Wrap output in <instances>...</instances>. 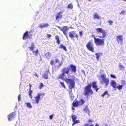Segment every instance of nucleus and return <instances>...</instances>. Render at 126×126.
Instances as JSON below:
<instances>
[{"label":"nucleus","mask_w":126,"mask_h":126,"mask_svg":"<svg viewBox=\"0 0 126 126\" xmlns=\"http://www.w3.org/2000/svg\"><path fill=\"white\" fill-rule=\"evenodd\" d=\"M47 36L48 38H49L51 36V35L50 34H47Z\"/></svg>","instance_id":"nucleus-45"},{"label":"nucleus","mask_w":126,"mask_h":126,"mask_svg":"<svg viewBox=\"0 0 126 126\" xmlns=\"http://www.w3.org/2000/svg\"><path fill=\"white\" fill-rule=\"evenodd\" d=\"M69 67H64L61 70V71L62 72V70L64 68H68L70 70L69 71V73L68 74V77H69L70 76V75H69V71H70L71 72V73L72 74V73H75L76 72V67L75 65H74L73 64H70L69 65Z\"/></svg>","instance_id":"nucleus-9"},{"label":"nucleus","mask_w":126,"mask_h":126,"mask_svg":"<svg viewBox=\"0 0 126 126\" xmlns=\"http://www.w3.org/2000/svg\"><path fill=\"white\" fill-rule=\"evenodd\" d=\"M96 31L97 33H100L98 37L102 39L96 38L94 35H93L94 36V42L97 46H104L105 44V39L103 38L106 37V34L105 30L101 28H98L96 29Z\"/></svg>","instance_id":"nucleus-2"},{"label":"nucleus","mask_w":126,"mask_h":126,"mask_svg":"<svg viewBox=\"0 0 126 126\" xmlns=\"http://www.w3.org/2000/svg\"><path fill=\"white\" fill-rule=\"evenodd\" d=\"M53 115H50L49 117V118L50 119H51L53 118Z\"/></svg>","instance_id":"nucleus-47"},{"label":"nucleus","mask_w":126,"mask_h":126,"mask_svg":"<svg viewBox=\"0 0 126 126\" xmlns=\"http://www.w3.org/2000/svg\"><path fill=\"white\" fill-rule=\"evenodd\" d=\"M18 100L19 101H20L21 100V95L19 94L18 95Z\"/></svg>","instance_id":"nucleus-38"},{"label":"nucleus","mask_w":126,"mask_h":126,"mask_svg":"<svg viewBox=\"0 0 126 126\" xmlns=\"http://www.w3.org/2000/svg\"><path fill=\"white\" fill-rule=\"evenodd\" d=\"M59 48H60L63 49L66 51L67 50L66 47L65 46H63V44H61L60 45Z\"/></svg>","instance_id":"nucleus-25"},{"label":"nucleus","mask_w":126,"mask_h":126,"mask_svg":"<svg viewBox=\"0 0 126 126\" xmlns=\"http://www.w3.org/2000/svg\"><path fill=\"white\" fill-rule=\"evenodd\" d=\"M69 36L72 39H73L75 37L77 39H78L79 35L76 33V32L75 31H73L69 33Z\"/></svg>","instance_id":"nucleus-10"},{"label":"nucleus","mask_w":126,"mask_h":126,"mask_svg":"<svg viewBox=\"0 0 126 126\" xmlns=\"http://www.w3.org/2000/svg\"><path fill=\"white\" fill-rule=\"evenodd\" d=\"M55 38L56 40V43L58 44H59L60 42V41L59 40V38L58 36L57 35L55 36Z\"/></svg>","instance_id":"nucleus-24"},{"label":"nucleus","mask_w":126,"mask_h":126,"mask_svg":"<svg viewBox=\"0 0 126 126\" xmlns=\"http://www.w3.org/2000/svg\"><path fill=\"white\" fill-rule=\"evenodd\" d=\"M85 103V101L84 100L81 99L79 101H76L75 102H73L72 105L74 107H75L82 105Z\"/></svg>","instance_id":"nucleus-6"},{"label":"nucleus","mask_w":126,"mask_h":126,"mask_svg":"<svg viewBox=\"0 0 126 126\" xmlns=\"http://www.w3.org/2000/svg\"><path fill=\"white\" fill-rule=\"evenodd\" d=\"M34 47V44L33 43H32L31 46V47H29L28 48L30 50H33Z\"/></svg>","instance_id":"nucleus-28"},{"label":"nucleus","mask_w":126,"mask_h":126,"mask_svg":"<svg viewBox=\"0 0 126 126\" xmlns=\"http://www.w3.org/2000/svg\"><path fill=\"white\" fill-rule=\"evenodd\" d=\"M105 126H109L107 124H106L105 125Z\"/></svg>","instance_id":"nucleus-53"},{"label":"nucleus","mask_w":126,"mask_h":126,"mask_svg":"<svg viewBox=\"0 0 126 126\" xmlns=\"http://www.w3.org/2000/svg\"><path fill=\"white\" fill-rule=\"evenodd\" d=\"M107 95V97L108 98L110 96V94L108 93V92L107 91H105L103 94H101V96L103 97H104L105 95Z\"/></svg>","instance_id":"nucleus-19"},{"label":"nucleus","mask_w":126,"mask_h":126,"mask_svg":"<svg viewBox=\"0 0 126 126\" xmlns=\"http://www.w3.org/2000/svg\"><path fill=\"white\" fill-rule=\"evenodd\" d=\"M116 40L118 43L122 44L123 40L122 36L121 35L117 36L116 37Z\"/></svg>","instance_id":"nucleus-15"},{"label":"nucleus","mask_w":126,"mask_h":126,"mask_svg":"<svg viewBox=\"0 0 126 126\" xmlns=\"http://www.w3.org/2000/svg\"><path fill=\"white\" fill-rule=\"evenodd\" d=\"M43 86V84L42 83H41L39 86V88L41 89Z\"/></svg>","instance_id":"nucleus-39"},{"label":"nucleus","mask_w":126,"mask_h":126,"mask_svg":"<svg viewBox=\"0 0 126 126\" xmlns=\"http://www.w3.org/2000/svg\"><path fill=\"white\" fill-rule=\"evenodd\" d=\"M32 93L33 91L32 90H29L28 93L29 95V97L31 99L32 98Z\"/></svg>","instance_id":"nucleus-27"},{"label":"nucleus","mask_w":126,"mask_h":126,"mask_svg":"<svg viewBox=\"0 0 126 126\" xmlns=\"http://www.w3.org/2000/svg\"><path fill=\"white\" fill-rule=\"evenodd\" d=\"M123 0V1H126V0Z\"/></svg>","instance_id":"nucleus-54"},{"label":"nucleus","mask_w":126,"mask_h":126,"mask_svg":"<svg viewBox=\"0 0 126 126\" xmlns=\"http://www.w3.org/2000/svg\"><path fill=\"white\" fill-rule=\"evenodd\" d=\"M57 27L63 32V33L65 35L66 37L67 38V32L69 30V28L66 26L62 27H61L58 26H57Z\"/></svg>","instance_id":"nucleus-8"},{"label":"nucleus","mask_w":126,"mask_h":126,"mask_svg":"<svg viewBox=\"0 0 126 126\" xmlns=\"http://www.w3.org/2000/svg\"><path fill=\"white\" fill-rule=\"evenodd\" d=\"M79 34L80 36L81 37H82V34H83L82 31H81L79 32Z\"/></svg>","instance_id":"nucleus-43"},{"label":"nucleus","mask_w":126,"mask_h":126,"mask_svg":"<svg viewBox=\"0 0 126 126\" xmlns=\"http://www.w3.org/2000/svg\"><path fill=\"white\" fill-rule=\"evenodd\" d=\"M33 53H35L36 55H37L38 54V49H37L36 51H33Z\"/></svg>","instance_id":"nucleus-36"},{"label":"nucleus","mask_w":126,"mask_h":126,"mask_svg":"<svg viewBox=\"0 0 126 126\" xmlns=\"http://www.w3.org/2000/svg\"><path fill=\"white\" fill-rule=\"evenodd\" d=\"M16 116L15 112L11 113L8 116V120L9 121H11Z\"/></svg>","instance_id":"nucleus-14"},{"label":"nucleus","mask_w":126,"mask_h":126,"mask_svg":"<svg viewBox=\"0 0 126 126\" xmlns=\"http://www.w3.org/2000/svg\"><path fill=\"white\" fill-rule=\"evenodd\" d=\"M87 0L89 1H90L91 0Z\"/></svg>","instance_id":"nucleus-55"},{"label":"nucleus","mask_w":126,"mask_h":126,"mask_svg":"<svg viewBox=\"0 0 126 126\" xmlns=\"http://www.w3.org/2000/svg\"><path fill=\"white\" fill-rule=\"evenodd\" d=\"M25 104L26 105L27 107L28 108H30L32 107V106L30 102L25 103Z\"/></svg>","instance_id":"nucleus-29"},{"label":"nucleus","mask_w":126,"mask_h":126,"mask_svg":"<svg viewBox=\"0 0 126 126\" xmlns=\"http://www.w3.org/2000/svg\"><path fill=\"white\" fill-rule=\"evenodd\" d=\"M119 67L120 70H125V67L122 65L119 64Z\"/></svg>","instance_id":"nucleus-30"},{"label":"nucleus","mask_w":126,"mask_h":126,"mask_svg":"<svg viewBox=\"0 0 126 126\" xmlns=\"http://www.w3.org/2000/svg\"><path fill=\"white\" fill-rule=\"evenodd\" d=\"M72 118V120L73 122H74V123H80V121L79 120H76V119L77 118V117L76 115H73L71 116Z\"/></svg>","instance_id":"nucleus-16"},{"label":"nucleus","mask_w":126,"mask_h":126,"mask_svg":"<svg viewBox=\"0 0 126 126\" xmlns=\"http://www.w3.org/2000/svg\"><path fill=\"white\" fill-rule=\"evenodd\" d=\"M86 47L87 49L92 52H94V49L93 46V40H91L89 41L86 44Z\"/></svg>","instance_id":"nucleus-4"},{"label":"nucleus","mask_w":126,"mask_h":126,"mask_svg":"<svg viewBox=\"0 0 126 126\" xmlns=\"http://www.w3.org/2000/svg\"><path fill=\"white\" fill-rule=\"evenodd\" d=\"M93 18L94 19H99L100 18V17L98 15L97 13H95L93 15Z\"/></svg>","instance_id":"nucleus-22"},{"label":"nucleus","mask_w":126,"mask_h":126,"mask_svg":"<svg viewBox=\"0 0 126 126\" xmlns=\"http://www.w3.org/2000/svg\"><path fill=\"white\" fill-rule=\"evenodd\" d=\"M49 25L48 23L46 24H41L38 26L39 28H43L44 27H47L49 26Z\"/></svg>","instance_id":"nucleus-20"},{"label":"nucleus","mask_w":126,"mask_h":126,"mask_svg":"<svg viewBox=\"0 0 126 126\" xmlns=\"http://www.w3.org/2000/svg\"><path fill=\"white\" fill-rule=\"evenodd\" d=\"M70 69L68 68H64L62 70V73L60 74L58 76L57 78L61 79L63 80H64L67 83H69V84L68 86L69 88L68 91L69 95L71 98H73L74 96L73 95L72 89L75 87V82L74 79H71L66 77L64 78L65 74H68Z\"/></svg>","instance_id":"nucleus-1"},{"label":"nucleus","mask_w":126,"mask_h":126,"mask_svg":"<svg viewBox=\"0 0 126 126\" xmlns=\"http://www.w3.org/2000/svg\"><path fill=\"white\" fill-rule=\"evenodd\" d=\"M95 126H99L98 124H96L95 125Z\"/></svg>","instance_id":"nucleus-51"},{"label":"nucleus","mask_w":126,"mask_h":126,"mask_svg":"<svg viewBox=\"0 0 126 126\" xmlns=\"http://www.w3.org/2000/svg\"><path fill=\"white\" fill-rule=\"evenodd\" d=\"M84 111L86 113H89L90 111L89 110L88 107L86 106L84 109Z\"/></svg>","instance_id":"nucleus-31"},{"label":"nucleus","mask_w":126,"mask_h":126,"mask_svg":"<svg viewBox=\"0 0 126 126\" xmlns=\"http://www.w3.org/2000/svg\"><path fill=\"white\" fill-rule=\"evenodd\" d=\"M29 90H31V88L32 87V85L31 84H29Z\"/></svg>","instance_id":"nucleus-44"},{"label":"nucleus","mask_w":126,"mask_h":126,"mask_svg":"<svg viewBox=\"0 0 126 126\" xmlns=\"http://www.w3.org/2000/svg\"><path fill=\"white\" fill-rule=\"evenodd\" d=\"M50 73L49 71V70H47L45 72L43 75L42 77L45 79H48V74Z\"/></svg>","instance_id":"nucleus-18"},{"label":"nucleus","mask_w":126,"mask_h":126,"mask_svg":"<svg viewBox=\"0 0 126 126\" xmlns=\"http://www.w3.org/2000/svg\"><path fill=\"white\" fill-rule=\"evenodd\" d=\"M46 57L47 59H49L51 57V53L50 52L46 53L45 54Z\"/></svg>","instance_id":"nucleus-23"},{"label":"nucleus","mask_w":126,"mask_h":126,"mask_svg":"<svg viewBox=\"0 0 126 126\" xmlns=\"http://www.w3.org/2000/svg\"><path fill=\"white\" fill-rule=\"evenodd\" d=\"M111 85L114 88H116V82L114 80L111 81L110 82Z\"/></svg>","instance_id":"nucleus-21"},{"label":"nucleus","mask_w":126,"mask_h":126,"mask_svg":"<svg viewBox=\"0 0 126 126\" xmlns=\"http://www.w3.org/2000/svg\"><path fill=\"white\" fill-rule=\"evenodd\" d=\"M88 122H93V121L92 119H89L88 120Z\"/></svg>","instance_id":"nucleus-46"},{"label":"nucleus","mask_w":126,"mask_h":126,"mask_svg":"<svg viewBox=\"0 0 126 126\" xmlns=\"http://www.w3.org/2000/svg\"><path fill=\"white\" fill-rule=\"evenodd\" d=\"M71 77L72 78H73V79H74L75 78V76L73 75H72Z\"/></svg>","instance_id":"nucleus-49"},{"label":"nucleus","mask_w":126,"mask_h":126,"mask_svg":"<svg viewBox=\"0 0 126 126\" xmlns=\"http://www.w3.org/2000/svg\"><path fill=\"white\" fill-rule=\"evenodd\" d=\"M54 61L53 60H51L50 62V64L52 66L54 64Z\"/></svg>","instance_id":"nucleus-35"},{"label":"nucleus","mask_w":126,"mask_h":126,"mask_svg":"<svg viewBox=\"0 0 126 126\" xmlns=\"http://www.w3.org/2000/svg\"><path fill=\"white\" fill-rule=\"evenodd\" d=\"M109 23V25H111L112 24V21L111 20H109L108 22Z\"/></svg>","instance_id":"nucleus-42"},{"label":"nucleus","mask_w":126,"mask_h":126,"mask_svg":"<svg viewBox=\"0 0 126 126\" xmlns=\"http://www.w3.org/2000/svg\"><path fill=\"white\" fill-rule=\"evenodd\" d=\"M97 82L94 81L92 82V85L93 88L95 89L97 92L99 89L98 88L97 86Z\"/></svg>","instance_id":"nucleus-17"},{"label":"nucleus","mask_w":126,"mask_h":126,"mask_svg":"<svg viewBox=\"0 0 126 126\" xmlns=\"http://www.w3.org/2000/svg\"><path fill=\"white\" fill-rule=\"evenodd\" d=\"M59 83L60 84L62 87H63L65 89L66 88V87L63 82H59Z\"/></svg>","instance_id":"nucleus-33"},{"label":"nucleus","mask_w":126,"mask_h":126,"mask_svg":"<svg viewBox=\"0 0 126 126\" xmlns=\"http://www.w3.org/2000/svg\"><path fill=\"white\" fill-rule=\"evenodd\" d=\"M73 4L72 3H70L68 4L67 7V8L68 9H72L73 8Z\"/></svg>","instance_id":"nucleus-26"},{"label":"nucleus","mask_w":126,"mask_h":126,"mask_svg":"<svg viewBox=\"0 0 126 126\" xmlns=\"http://www.w3.org/2000/svg\"><path fill=\"white\" fill-rule=\"evenodd\" d=\"M34 75L35 76H36L37 78L38 77V76L36 73H35V74H34Z\"/></svg>","instance_id":"nucleus-48"},{"label":"nucleus","mask_w":126,"mask_h":126,"mask_svg":"<svg viewBox=\"0 0 126 126\" xmlns=\"http://www.w3.org/2000/svg\"><path fill=\"white\" fill-rule=\"evenodd\" d=\"M55 61L56 63H58V65L55 66L54 68L55 70L56 71L58 70L59 69L62 65L63 63L62 62H60V61L58 58H56L55 59Z\"/></svg>","instance_id":"nucleus-12"},{"label":"nucleus","mask_w":126,"mask_h":126,"mask_svg":"<svg viewBox=\"0 0 126 126\" xmlns=\"http://www.w3.org/2000/svg\"><path fill=\"white\" fill-rule=\"evenodd\" d=\"M110 76L112 78H113L115 79L116 78V77L113 74H111Z\"/></svg>","instance_id":"nucleus-41"},{"label":"nucleus","mask_w":126,"mask_h":126,"mask_svg":"<svg viewBox=\"0 0 126 126\" xmlns=\"http://www.w3.org/2000/svg\"><path fill=\"white\" fill-rule=\"evenodd\" d=\"M45 94L44 93H38L37 96L35 97V102L37 104H38L40 99V97L43 98Z\"/></svg>","instance_id":"nucleus-11"},{"label":"nucleus","mask_w":126,"mask_h":126,"mask_svg":"<svg viewBox=\"0 0 126 126\" xmlns=\"http://www.w3.org/2000/svg\"><path fill=\"white\" fill-rule=\"evenodd\" d=\"M91 85L90 84H88L85 86L84 88L83 94L84 95L88 96L90 94L92 95L93 94V92L91 89Z\"/></svg>","instance_id":"nucleus-3"},{"label":"nucleus","mask_w":126,"mask_h":126,"mask_svg":"<svg viewBox=\"0 0 126 126\" xmlns=\"http://www.w3.org/2000/svg\"><path fill=\"white\" fill-rule=\"evenodd\" d=\"M126 12L124 10H122L121 12L119 13L120 15H124L125 14V13Z\"/></svg>","instance_id":"nucleus-37"},{"label":"nucleus","mask_w":126,"mask_h":126,"mask_svg":"<svg viewBox=\"0 0 126 126\" xmlns=\"http://www.w3.org/2000/svg\"><path fill=\"white\" fill-rule=\"evenodd\" d=\"M94 125L93 124H91L90 125H89L88 124L86 123L83 126H94Z\"/></svg>","instance_id":"nucleus-40"},{"label":"nucleus","mask_w":126,"mask_h":126,"mask_svg":"<svg viewBox=\"0 0 126 126\" xmlns=\"http://www.w3.org/2000/svg\"><path fill=\"white\" fill-rule=\"evenodd\" d=\"M62 12H60L57 14L55 16L56 20L58 22H59L60 20L61 19V18H62V16L61 14L62 13Z\"/></svg>","instance_id":"nucleus-13"},{"label":"nucleus","mask_w":126,"mask_h":126,"mask_svg":"<svg viewBox=\"0 0 126 126\" xmlns=\"http://www.w3.org/2000/svg\"><path fill=\"white\" fill-rule=\"evenodd\" d=\"M72 109L73 110H75V109L73 107L72 108Z\"/></svg>","instance_id":"nucleus-52"},{"label":"nucleus","mask_w":126,"mask_h":126,"mask_svg":"<svg viewBox=\"0 0 126 126\" xmlns=\"http://www.w3.org/2000/svg\"><path fill=\"white\" fill-rule=\"evenodd\" d=\"M123 87V86L122 85H119L118 86H116V88L118 89V90H120L122 89Z\"/></svg>","instance_id":"nucleus-34"},{"label":"nucleus","mask_w":126,"mask_h":126,"mask_svg":"<svg viewBox=\"0 0 126 126\" xmlns=\"http://www.w3.org/2000/svg\"><path fill=\"white\" fill-rule=\"evenodd\" d=\"M101 77L102 79V83L105 84V86H107L109 83V79L108 78H106V76L104 75H101Z\"/></svg>","instance_id":"nucleus-7"},{"label":"nucleus","mask_w":126,"mask_h":126,"mask_svg":"<svg viewBox=\"0 0 126 126\" xmlns=\"http://www.w3.org/2000/svg\"><path fill=\"white\" fill-rule=\"evenodd\" d=\"M32 31H26L23 34L22 39L25 40L28 38H31L32 36Z\"/></svg>","instance_id":"nucleus-5"},{"label":"nucleus","mask_w":126,"mask_h":126,"mask_svg":"<svg viewBox=\"0 0 126 126\" xmlns=\"http://www.w3.org/2000/svg\"><path fill=\"white\" fill-rule=\"evenodd\" d=\"M74 123V122H73V123L72 124V126H73L74 124L77 123Z\"/></svg>","instance_id":"nucleus-50"},{"label":"nucleus","mask_w":126,"mask_h":126,"mask_svg":"<svg viewBox=\"0 0 126 126\" xmlns=\"http://www.w3.org/2000/svg\"><path fill=\"white\" fill-rule=\"evenodd\" d=\"M100 53H95V55H96V58L98 60H99V57H100Z\"/></svg>","instance_id":"nucleus-32"}]
</instances>
